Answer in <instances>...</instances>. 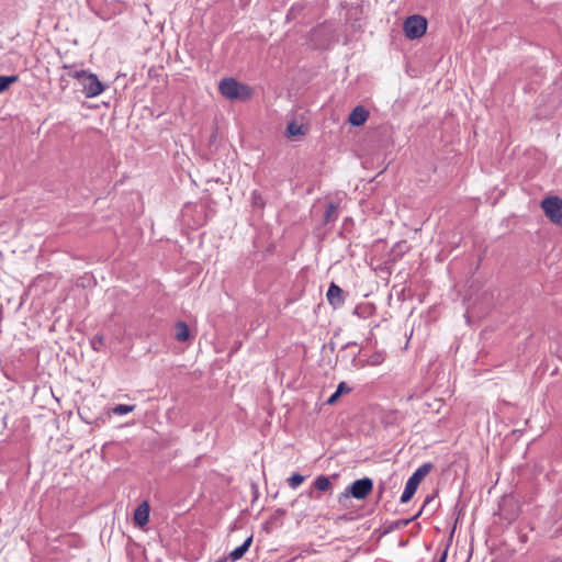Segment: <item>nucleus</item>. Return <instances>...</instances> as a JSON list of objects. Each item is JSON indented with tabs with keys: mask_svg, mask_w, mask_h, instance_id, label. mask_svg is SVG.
Segmentation results:
<instances>
[{
	"mask_svg": "<svg viewBox=\"0 0 562 562\" xmlns=\"http://www.w3.org/2000/svg\"><path fill=\"white\" fill-rule=\"evenodd\" d=\"M432 499V496H427L424 502V507Z\"/></svg>",
	"mask_w": 562,
	"mask_h": 562,
	"instance_id": "26",
	"label": "nucleus"
},
{
	"mask_svg": "<svg viewBox=\"0 0 562 562\" xmlns=\"http://www.w3.org/2000/svg\"><path fill=\"white\" fill-rule=\"evenodd\" d=\"M103 345V336L97 335L91 340V346L94 350H100V347Z\"/></svg>",
	"mask_w": 562,
	"mask_h": 562,
	"instance_id": "20",
	"label": "nucleus"
},
{
	"mask_svg": "<svg viewBox=\"0 0 562 562\" xmlns=\"http://www.w3.org/2000/svg\"><path fill=\"white\" fill-rule=\"evenodd\" d=\"M218 90L222 95L229 100H247L252 93L250 87L239 83L234 78L222 79L218 85Z\"/></svg>",
	"mask_w": 562,
	"mask_h": 562,
	"instance_id": "1",
	"label": "nucleus"
},
{
	"mask_svg": "<svg viewBox=\"0 0 562 562\" xmlns=\"http://www.w3.org/2000/svg\"><path fill=\"white\" fill-rule=\"evenodd\" d=\"M447 554H448V551L447 549L441 553L439 560L437 562H446L447 560Z\"/></svg>",
	"mask_w": 562,
	"mask_h": 562,
	"instance_id": "24",
	"label": "nucleus"
},
{
	"mask_svg": "<svg viewBox=\"0 0 562 562\" xmlns=\"http://www.w3.org/2000/svg\"><path fill=\"white\" fill-rule=\"evenodd\" d=\"M326 297L335 308L340 307L345 302L344 291L334 282L329 285Z\"/></svg>",
	"mask_w": 562,
	"mask_h": 562,
	"instance_id": "7",
	"label": "nucleus"
},
{
	"mask_svg": "<svg viewBox=\"0 0 562 562\" xmlns=\"http://www.w3.org/2000/svg\"><path fill=\"white\" fill-rule=\"evenodd\" d=\"M82 92L87 98H94L104 91V85L98 79L97 75L89 72L80 83Z\"/></svg>",
	"mask_w": 562,
	"mask_h": 562,
	"instance_id": "6",
	"label": "nucleus"
},
{
	"mask_svg": "<svg viewBox=\"0 0 562 562\" xmlns=\"http://www.w3.org/2000/svg\"><path fill=\"white\" fill-rule=\"evenodd\" d=\"M303 482H304V476L299 473H293L288 479V484L293 490L297 488Z\"/></svg>",
	"mask_w": 562,
	"mask_h": 562,
	"instance_id": "19",
	"label": "nucleus"
},
{
	"mask_svg": "<svg viewBox=\"0 0 562 562\" xmlns=\"http://www.w3.org/2000/svg\"><path fill=\"white\" fill-rule=\"evenodd\" d=\"M176 339L179 341H187L190 338V329L187 323L179 321L176 324Z\"/></svg>",
	"mask_w": 562,
	"mask_h": 562,
	"instance_id": "11",
	"label": "nucleus"
},
{
	"mask_svg": "<svg viewBox=\"0 0 562 562\" xmlns=\"http://www.w3.org/2000/svg\"><path fill=\"white\" fill-rule=\"evenodd\" d=\"M265 200L261 195V193L258 191V190H254L251 192V205L255 207V209H259V210H262L265 207Z\"/></svg>",
	"mask_w": 562,
	"mask_h": 562,
	"instance_id": "16",
	"label": "nucleus"
},
{
	"mask_svg": "<svg viewBox=\"0 0 562 562\" xmlns=\"http://www.w3.org/2000/svg\"><path fill=\"white\" fill-rule=\"evenodd\" d=\"M150 506L147 501L142 502L134 512V521L138 527H144L149 521Z\"/></svg>",
	"mask_w": 562,
	"mask_h": 562,
	"instance_id": "8",
	"label": "nucleus"
},
{
	"mask_svg": "<svg viewBox=\"0 0 562 562\" xmlns=\"http://www.w3.org/2000/svg\"><path fill=\"white\" fill-rule=\"evenodd\" d=\"M432 464L430 462L422 464L415 470V472L408 477L404 492L401 496V503H407L412 499L416 493L418 485L425 479V476L431 471Z\"/></svg>",
	"mask_w": 562,
	"mask_h": 562,
	"instance_id": "2",
	"label": "nucleus"
},
{
	"mask_svg": "<svg viewBox=\"0 0 562 562\" xmlns=\"http://www.w3.org/2000/svg\"><path fill=\"white\" fill-rule=\"evenodd\" d=\"M403 31L407 38H420L427 31V20L418 14L408 16L403 24Z\"/></svg>",
	"mask_w": 562,
	"mask_h": 562,
	"instance_id": "3",
	"label": "nucleus"
},
{
	"mask_svg": "<svg viewBox=\"0 0 562 562\" xmlns=\"http://www.w3.org/2000/svg\"><path fill=\"white\" fill-rule=\"evenodd\" d=\"M373 490V481L370 477H363L352 482L345 492L340 495L341 497L348 498L352 496L356 499H364Z\"/></svg>",
	"mask_w": 562,
	"mask_h": 562,
	"instance_id": "4",
	"label": "nucleus"
},
{
	"mask_svg": "<svg viewBox=\"0 0 562 562\" xmlns=\"http://www.w3.org/2000/svg\"><path fill=\"white\" fill-rule=\"evenodd\" d=\"M64 68L69 70L68 76L78 79L80 83L85 79V76H87L89 74L88 71L82 70V69L81 70L75 69V66L65 65Z\"/></svg>",
	"mask_w": 562,
	"mask_h": 562,
	"instance_id": "15",
	"label": "nucleus"
},
{
	"mask_svg": "<svg viewBox=\"0 0 562 562\" xmlns=\"http://www.w3.org/2000/svg\"><path fill=\"white\" fill-rule=\"evenodd\" d=\"M336 391L341 395L342 393H349L351 387H349L346 382H340Z\"/></svg>",
	"mask_w": 562,
	"mask_h": 562,
	"instance_id": "21",
	"label": "nucleus"
},
{
	"mask_svg": "<svg viewBox=\"0 0 562 562\" xmlns=\"http://www.w3.org/2000/svg\"><path fill=\"white\" fill-rule=\"evenodd\" d=\"M19 80L18 75L12 76H0V92L5 91L10 85L16 82Z\"/></svg>",
	"mask_w": 562,
	"mask_h": 562,
	"instance_id": "14",
	"label": "nucleus"
},
{
	"mask_svg": "<svg viewBox=\"0 0 562 562\" xmlns=\"http://www.w3.org/2000/svg\"><path fill=\"white\" fill-rule=\"evenodd\" d=\"M135 409V405L119 404L112 408L114 415H126Z\"/></svg>",
	"mask_w": 562,
	"mask_h": 562,
	"instance_id": "18",
	"label": "nucleus"
},
{
	"mask_svg": "<svg viewBox=\"0 0 562 562\" xmlns=\"http://www.w3.org/2000/svg\"><path fill=\"white\" fill-rule=\"evenodd\" d=\"M382 358L381 356L376 355V356H373L371 357V359L369 360V363L372 364V366H378L382 362Z\"/></svg>",
	"mask_w": 562,
	"mask_h": 562,
	"instance_id": "22",
	"label": "nucleus"
},
{
	"mask_svg": "<svg viewBox=\"0 0 562 562\" xmlns=\"http://www.w3.org/2000/svg\"><path fill=\"white\" fill-rule=\"evenodd\" d=\"M285 134L289 138H292V137H296V136H302L305 134V132H304L303 125H300L295 122H291L286 127Z\"/></svg>",
	"mask_w": 562,
	"mask_h": 562,
	"instance_id": "13",
	"label": "nucleus"
},
{
	"mask_svg": "<svg viewBox=\"0 0 562 562\" xmlns=\"http://www.w3.org/2000/svg\"><path fill=\"white\" fill-rule=\"evenodd\" d=\"M337 218V205L335 203H329L325 211V222L330 223Z\"/></svg>",
	"mask_w": 562,
	"mask_h": 562,
	"instance_id": "17",
	"label": "nucleus"
},
{
	"mask_svg": "<svg viewBox=\"0 0 562 562\" xmlns=\"http://www.w3.org/2000/svg\"><path fill=\"white\" fill-rule=\"evenodd\" d=\"M368 117H369V111L364 106L359 105V106H356L351 111V113L349 114L348 122L352 126H361L362 124L366 123Z\"/></svg>",
	"mask_w": 562,
	"mask_h": 562,
	"instance_id": "9",
	"label": "nucleus"
},
{
	"mask_svg": "<svg viewBox=\"0 0 562 562\" xmlns=\"http://www.w3.org/2000/svg\"><path fill=\"white\" fill-rule=\"evenodd\" d=\"M251 543H252V536L248 537L239 547L235 548L229 553L231 561H237V560L241 559L245 555V553L248 551Z\"/></svg>",
	"mask_w": 562,
	"mask_h": 562,
	"instance_id": "10",
	"label": "nucleus"
},
{
	"mask_svg": "<svg viewBox=\"0 0 562 562\" xmlns=\"http://www.w3.org/2000/svg\"><path fill=\"white\" fill-rule=\"evenodd\" d=\"M339 396L340 394L337 391H335L327 400V404L333 405L338 400Z\"/></svg>",
	"mask_w": 562,
	"mask_h": 562,
	"instance_id": "23",
	"label": "nucleus"
},
{
	"mask_svg": "<svg viewBox=\"0 0 562 562\" xmlns=\"http://www.w3.org/2000/svg\"><path fill=\"white\" fill-rule=\"evenodd\" d=\"M422 512H423V509H420L413 518L407 519L405 522L408 524L409 521L416 519L417 517H419L422 515Z\"/></svg>",
	"mask_w": 562,
	"mask_h": 562,
	"instance_id": "25",
	"label": "nucleus"
},
{
	"mask_svg": "<svg viewBox=\"0 0 562 562\" xmlns=\"http://www.w3.org/2000/svg\"><path fill=\"white\" fill-rule=\"evenodd\" d=\"M541 207L553 224L562 226V199L555 195L548 196L542 200Z\"/></svg>",
	"mask_w": 562,
	"mask_h": 562,
	"instance_id": "5",
	"label": "nucleus"
},
{
	"mask_svg": "<svg viewBox=\"0 0 562 562\" xmlns=\"http://www.w3.org/2000/svg\"><path fill=\"white\" fill-rule=\"evenodd\" d=\"M314 487L319 491V492H326L328 491L330 487H331V482L330 480L325 476V475H318L314 483H313Z\"/></svg>",
	"mask_w": 562,
	"mask_h": 562,
	"instance_id": "12",
	"label": "nucleus"
}]
</instances>
